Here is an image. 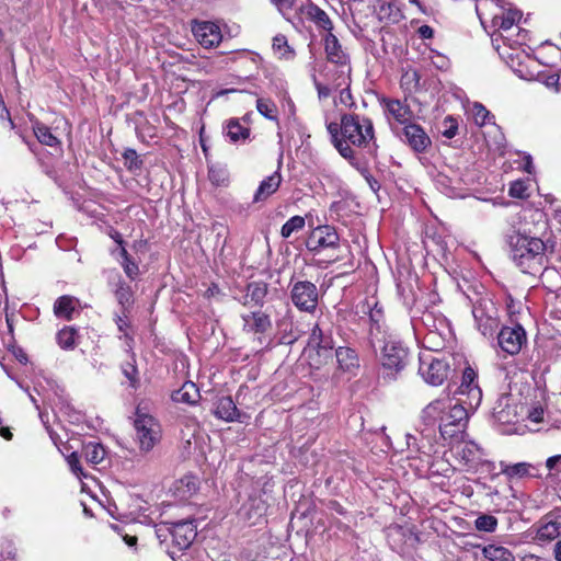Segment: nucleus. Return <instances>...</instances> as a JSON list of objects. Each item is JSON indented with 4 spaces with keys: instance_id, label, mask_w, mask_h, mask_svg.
I'll return each instance as SVG.
<instances>
[{
    "instance_id": "nucleus-31",
    "label": "nucleus",
    "mask_w": 561,
    "mask_h": 561,
    "mask_svg": "<svg viewBox=\"0 0 561 561\" xmlns=\"http://www.w3.org/2000/svg\"><path fill=\"white\" fill-rule=\"evenodd\" d=\"M272 50L277 59L290 61L296 57V51L289 45L288 38L284 34H276L272 39Z\"/></svg>"
},
{
    "instance_id": "nucleus-29",
    "label": "nucleus",
    "mask_w": 561,
    "mask_h": 561,
    "mask_svg": "<svg viewBox=\"0 0 561 561\" xmlns=\"http://www.w3.org/2000/svg\"><path fill=\"white\" fill-rule=\"evenodd\" d=\"M32 129L34 136L36 137L39 144L51 148L61 147V140L53 134L51 128L49 126L42 123L41 121L35 119L32 123Z\"/></svg>"
},
{
    "instance_id": "nucleus-48",
    "label": "nucleus",
    "mask_w": 561,
    "mask_h": 561,
    "mask_svg": "<svg viewBox=\"0 0 561 561\" xmlns=\"http://www.w3.org/2000/svg\"><path fill=\"white\" fill-rule=\"evenodd\" d=\"M208 179L215 186H225L229 182L227 170L217 165L209 167Z\"/></svg>"
},
{
    "instance_id": "nucleus-51",
    "label": "nucleus",
    "mask_w": 561,
    "mask_h": 561,
    "mask_svg": "<svg viewBox=\"0 0 561 561\" xmlns=\"http://www.w3.org/2000/svg\"><path fill=\"white\" fill-rule=\"evenodd\" d=\"M339 261H344L342 266L345 267V271H344L345 274L355 271V264H354L355 256H354V254L351 250V247L348 244L346 245V252L344 254L337 255L335 259L331 260L329 263H336Z\"/></svg>"
},
{
    "instance_id": "nucleus-25",
    "label": "nucleus",
    "mask_w": 561,
    "mask_h": 561,
    "mask_svg": "<svg viewBox=\"0 0 561 561\" xmlns=\"http://www.w3.org/2000/svg\"><path fill=\"white\" fill-rule=\"evenodd\" d=\"M224 133L231 144H243L250 139L251 128L243 125L240 118L231 117L224 123Z\"/></svg>"
},
{
    "instance_id": "nucleus-11",
    "label": "nucleus",
    "mask_w": 561,
    "mask_h": 561,
    "mask_svg": "<svg viewBox=\"0 0 561 561\" xmlns=\"http://www.w3.org/2000/svg\"><path fill=\"white\" fill-rule=\"evenodd\" d=\"M290 299L299 311L313 313L319 302V290L312 282L297 280L291 284Z\"/></svg>"
},
{
    "instance_id": "nucleus-5",
    "label": "nucleus",
    "mask_w": 561,
    "mask_h": 561,
    "mask_svg": "<svg viewBox=\"0 0 561 561\" xmlns=\"http://www.w3.org/2000/svg\"><path fill=\"white\" fill-rule=\"evenodd\" d=\"M378 360L382 379L396 381L410 365L411 352L400 341H385Z\"/></svg>"
},
{
    "instance_id": "nucleus-30",
    "label": "nucleus",
    "mask_w": 561,
    "mask_h": 561,
    "mask_svg": "<svg viewBox=\"0 0 561 561\" xmlns=\"http://www.w3.org/2000/svg\"><path fill=\"white\" fill-rule=\"evenodd\" d=\"M171 398L174 402L194 405L199 401L201 393L194 382L185 381L179 390L172 393Z\"/></svg>"
},
{
    "instance_id": "nucleus-60",
    "label": "nucleus",
    "mask_w": 561,
    "mask_h": 561,
    "mask_svg": "<svg viewBox=\"0 0 561 561\" xmlns=\"http://www.w3.org/2000/svg\"><path fill=\"white\" fill-rule=\"evenodd\" d=\"M350 85L351 84H343L342 85L344 88L340 91V102L342 104H344L345 106L352 108V107L356 106V103H355V101L353 99Z\"/></svg>"
},
{
    "instance_id": "nucleus-40",
    "label": "nucleus",
    "mask_w": 561,
    "mask_h": 561,
    "mask_svg": "<svg viewBox=\"0 0 561 561\" xmlns=\"http://www.w3.org/2000/svg\"><path fill=\"white\" fill-rule=\"evenodd\" d=\"M334 347H311L309 353V364L311 367L319 369L327 365L333 357Z\"/></svg>"
},
{
    "instance_id": "nucleus-28",
    "label": "nucleus",
    "mask_w": 561,
    "mask_h": 561,
    "mask_svg": "<svg viewBox=\"0 0 561 561\" xmlns=\"http://www.w3.org/2000/svg\"><path fill=\"white\" fill-rule=\"evenodd\" d=\"M538 274L545 289L549 293L561 296V273L553 266L546 265Z\"/></svg>"
},
{
    "instance_id": "nucleus-37",
    "label": "nucleus",
    "mask_w": 561,
    "mask_h": 561,
    "mask_svg": "<svg viewBox=\"0 0 561 561\" xmlns=\"http://www.w3.org/2000/svg\"><path fill=\"white\" fill-rule=\"evenodd\" d=\"M121 261L119 264L130 282H135L140 275V268L138 263L128 253L125 247L119 250Z\"/></svg>"
},
{
    "instance_id": "nucleus-46",
    "label": "nucleus",
    "mask_w": 561,
    "mask_h": 561,
    "mask_svg": "<svg viewBox=\"0 0 561 561\" xmlns=\"http://www.w3.org/2000/svg\"><path fill=\"white\" fill-rule=\"evenodd\" d=\"M122 373L128 379L131 388L137 389L139 387V371L134 353H131V362H126L122 365Z\"/></svg>"
},
{
    "instance_id": "nucleus-14",
    "label": "nucleus",
    "mask_w": 561,
    "mask_h": 561,
    "mask_svg": "<svg viewBox=\"0 0 561 561\" xmlns=\"http://www.w3.org/2000/svg\"><path fill=\"white\" fill-rule=\"evenodd\" d=\"M402 136L414 153H425L432 147V139L424 127L413 121L402 127Z\"/></svg>"
},
{
    "instance_id": "nucleus-6",
    "label": "nucleus",
    "mask_w": 561,
    "mask_h": 561,
    "mask_svg": "<svg viewBox=\"0 0 561 561\" xmlns=\"http://www.w3.org/2000/svg\"><path fill=\"white\" fill-rule=\"evenodd\" d=\"M134 428L136 432V440L141 451L148 453L161 442V424L153 415L148 413L147 408L144 407L142 403L136 407Z\"/></svg>"
},
{
    "instance_id": "nucleus-34",
    "label": "nucleus",
    "mask_w": 561,
    "mask_h": 561,
    "mask_svg": "<svg viewBox=\"0 0 561 561\" xmlns=\"http://www.w3.org/2000/svg\"><path fill=\"white\" fill-rule=\"evenodd\" d=\"M522 19L520 11L516 9H502L500 13L494 14L492 19L493 26H497L503 31H508Z\"/></svg>"
},
{
    "instance_id": "nucleus-42",
    "label": "nucleus",
    "mask_w": 561,
    "mask_h": 561,
    "mask_svg": "<svg viewBox=\"0 0 561 561\" xmlns=\"http://www.w3.org/2000/svg\"><path fill=\"white\" fill-rule=\"evenodd\" d=\"M367 341L368 344L375 348L377 342H385L387 335L385 322L374 320V322H367Z\"/></svg>"
},
{
    "instance_id": "nucleus-47",
    "label": "nucleus",
    "mask_w": 561,
    "mask_h": 561,
    "mask_svg": "<svg viewBox=\"0 0 561 561\" xmlns=\"http://www.w3.org/2000/svg\"><path fill=\"white\" fill-rule=\"evenodd\" d=\"M499 520L495 516L490 514H482L474 520V527L479 531L494 533L497 528Z\"/></svg>"
},
{
    "instance_id": "nucleus-53",
    "label": "nucleus",
    "mask_w": 561,
    "mask_h": 561,
    "mask_svg": "<svg viewBox=\"0 0 561 561\" xmlns=\"http://www.w3.org/2000/svg\"><path fill=\"white\" fill-rule=\"evenodd\" d=\"M443 129H442V135L447 138V139H451L454 138L457 133H458V121L457 118H455L454 116L451 115H447L443 123Z\"/></svg>"
},
{
    "instance_id": "nucleus-24",
    "label": "nucleus",
    "mask_w": 561,
    "mask_h": 561,
    "mask_svg": "<svg viewBox=\"0 0 561 561\" xmlns=\"http://www.w3.org/2000/svg\"><path fill=\"white\" fill-rule=\"evenodd\" d=\"M501 471L510 480L522 478H540L539 468L529 462L504 465L501 462Z\"/></svg>"
},
{
    "instance_id": "nucleus-13",
    "label": "nucleus",
    "mask_w": 561,
    "mask_h": 561,
    "mask_svg": "<svg viewBox=\"0 0 561 561\" xmlns=\"http://www.w3.org/2000/svg\"><path fill=\"white\" fill-rule=\"evenodd\" d=\"M298 20L304 23L310 21L316 24L318 28H322L325 33H332L333 23L327 12L314 4L311 0H302L293 10Z\"/></svg>"
},
{
    "instance_id": "nucleus-33",
    "label": "nucleus",
    "mask_w": 561,
    "mask_h": 561,
    "mask_svg": "<svg viewBox=\"0 0 561 561\" xmlns=\"http://www.w3.org/2000/svg\"><path fill=\"white\" fill-rule=\"evenodd\" d=\"M334 339L330 330H324L320 323H316L311 330L308 345L309 347H334Z\"/></svg>"
},
{
    "instance_id": "nucleus-39",
    "label": "nucleus",
    "mask_w": 561,
    "mask_h": 561,
    "mask_svg": "<svg viewBox=\"0 0 561 561\" xmlns=\"http://www.w3.org/2000/svg\"><path fill=\"white\" fill-rule=\"evenodd\" d=\"M82 454L87 462L99 465L104 460L106 451L102 444L96 442H89L83 444Z\"/></svg>"
},
{
    "instance_id": "nucleus-45",
    "label": "nucleus",
    "mask_w": 561,
    "mask_h": 561,
    "mask_svg": "<svg viewBox=\"0 0 561 561\" xmlns=\"http://www.w3.org/2000/svg\"><path fill=\"white\" fill-rule=\"evenodd\" d=\"M122 157L124 159V165L129 172H137L142 169L144 161L135 149L126 148Z\"/></svg>"
},
{
    "instance_id": "nucleus-61",
    "label": "nucleus",
    "mask_w": 561,
    "mask_h": 561,
    "mask_svg": "<svg viewBox=\"0 0 561 561\" xmlns=\"http://www.w3.org/2000/svg\"><path fill=\"white\" fill-rule=\"evenodd\" d=\"M113 529L122 536L125 543L129 547H135L137 545L138 538L135 535H129L127 533H124V527L119 525H113Z\"/></svg>"
},
{
    "instance_id": "nucleus-43",
    "label": "nucleus",
    "mask_w": 561,
    "mask_h": 561,
    "mask_svg": "<svg viewBox=\"0 0 561 561\" xmlns=\"http://www.w3.org/2000/svg\"><path fill=\"white\" fill-rule=\"evenodd\" d=\"M306 218L299 215L290 217L280 228V236L288 239L294 232L305 228Z\"/></svg>"
},
{
    "instance_id": "nucleus-26",
    "label": "nucleus",
    "mask_w": 561,
    "mask_h": 561,
    "mask_svg": "<svg viewBox=\"0 0 561 561\" xmlns=\"http://www.w3.org/2000/svg\"><path fill=\"white\" fill-rule=\"evenodd\" d=\"M79 304L78 298L70 295H62L54 302V314L59 319L71 321L75 318V313H78Z\"/></svg>"
},
{
    "instance_id": "nucleus-3",
    "label": "nucleus",
    "mask_w": 561,
    "mask_h": 561,
    "mask_svg": "<svg viewBox=\"0 0 561 561\" xmlns=\"http://www.w3.org/2000/svg\"><path fill=\"white\" fill-rule=\"evenodd\" d=\"M425 413L438 421L439 433L445 439L465 433L469 421L468 410L449 398L431 402Z\"/></svg>"
},
{
    "instance_id": "nucleus-32",
    "label": "nucleus",
    "mask_w": 561,
    "mask_h": 561,
    "mask_svg": "<svg viewBox=\"0 0 561 561\" xmlns=\"http://www.w3.org/2000/svg\"><path fill=\"white\" fill-rule=\"evenodd\" d=\"M79 332L72 325H65L56 333V342L64 351H73L79 341Z\"/></svg>"
},
{
    "instance_id": "nucleus-62",
    "label": "nucleus",
    "mask_w": 561,
    "mask_h": 561,
    "mask_svg": "<svg viewBox=\"0 0 561 561\" xmlns=\"http://www.w3.org/2000/svg\"><path fill=\"white\" fill-rule=\"evenodd\" d=\"M251 511H254V514L262 517L266 515L267 512V504L265 501L259 499L253 500L251 503Z\"/></svg>"
},
{
    "instance_id": "nucleus-7",
    "label": "nucleus",
    "mask_w": 561,
    "mask_h": 561,
    "mask_svg": "<svg viewBox=\"0 0 561 561\" xmlns=\"http://www.w3.org/2000/svg\"><path fill=\"white\" fill-rule=\"evenodd\" d=\"M454 364L453 355H428L420 357L419 373L428 385L442 386L455 371Z\"/></svg>"
},
{
    "instance_id": "nucleus-1",
    "label": "nucleus",
    "mask_w": 561,
    "mask_h": 561,
    "mask_svg": "<svg viewBox=\"0 0 561 561\" xmlns=\"http://www.w3.org/2000/svg\"><path fill=\"white\" fill-rule=\"evenodd\" d=\"M327 130L333 147L348 162L359 159L354 148L367 150L370 156L377 157V137L370 117L356 113H344L341 115L340 123L330 122L327 125Z\"/></svg>"
},
{
    "instance_id": "nucleus-15",
    "label": "nucleus",
    "mask_w": 561,
    "mask_h": 561,
    "mask_svg": "<svg viewBox=\"0 0 561 561\" xmlns=\"http://www.w3.org/2000/svg\"><path fill=\"white\" fill-rule=\"evenodd\" d=\"M192 33L204 48L217 47L222 41L221 30L214 22L195 21L192 25Z\"/></svg>"
},
{
    "instance_id": "nucleus-18",
    "label": "nucleus",
    "mask_w": 561,
    "mask_h": 561,
    "mask_svg": "<svg viewBox=\"0 0 561 561\" xmlns=\"http://www.w3.org/2000/svg\"><path fill=\"white\" fill-rule=\"evenodd\" d=\"M170 534L173 546L180 551L187 549L197 536L196 527L191 520L173 523Z\"/></svg>"
},
{
    "instance_id": "nucleus-58",
    "label": "nucleus",
    "mask_w": 561,
    "mask_h": 561,
    "mask_svg": "<svg viewBox=\"0 0 561 561\" xmlns=\"http://www.w3.org/2000/svg\"><path fill=\"white\" fill-rule=\"evenodd\" d=\"M283 15H289L290 12L299 4L297 0H272Z\"/></svg>"
},
{
    "instance_id": "nucleus-4",
    "label": "nucleus",
    "mask_w": 561,
    "mask_h": 561,
    "mask_svg": "<svg viewBox=\"0 0 561 561\" xmlns=\"http://www.w3.org/2000/svg\"><path fill=\"white\" fill-rule=\"evenodd\" d=\"M322 44L327 61L334 66L330 73V80L334 88L339 89L343 84H351L352 62L347 48L342 45L333 32L322 36Z\"/></svg>"
},
{
    "instance_id": "nucleus-17",
    "label": "nucleus",
    "mask_w": 561,
    "mask_h": 561,
    "mask_svg": "<svg viewBox=\"0 0 561 561\" xmlns=\"http://www.w3.org/2000/svg\"><path fill=\"white\" fill-rule=\"evenodd\" d=\"M243 331L255 335H264L272 330V320L267 311L257 309L249 313L242 314Z\"/></svg>"
},
{
    "instance_id": "nucleus-38",
    "label": "nucleus",
    "mask_w": 561,
    "mask_h": 561,
    "mask_svg": "<svg viewBox=\"0 0 561 561\" xmlns=\"http://www.w3.org/2000/svg\"><path fill=\"white\" fill-rule=\"evenodd\" d=\"M482 554L488 561H515L512 551L503 546L486 545L482 548Z\"/></svg>"
},
{
    "instance_id": "nucleus-20",
    "label": "nucleus",
    "mask_w": 561,
    "mask_h": 561,
    "mask_svg": "<svg viewBox=\"0 0 561 561\" xmlns=\"http://www.w3.org/2000/svg\"><path fill=\"white\" fill-rule=\"evenodd\" d=\"M516 408L511 394H501L493 407V417L501 424H515L518 422Z\"/></svg>"
},
{
    "instance_id": "nucleus-41",
    "label": "nucleus",
    "mask_w": 561,
    "mask_h": 561,
    "mask_svg": "<svg viewBox=\"0 0 561 561\" xmlns=\"http://www.w3.org/2000/svg\"><path fill=\"white\" fill-rule=\"evenodd\" d=\"M559 536H561V530H559L558 526H556V523H553L550 518H547L546 515L537 530V539L541 541H551Z\"/></svg>"
},
{
    "instance_id": "nucleus-59",
    "label": "nucleus",
    "mask_w": 561,
    "mask_h": 561,
    "mask_svg": "<svg viewBox=\"0 0 561 561\" xmlns=\"http://www.w3.org/2000/svg\"><path fill=\"white\" fill-rule=\"evenodd\" d=\"M421 76L417 70H408L401 77V85H410L413 83L414 88L419 87Z\"/></svg>"
},
{
    "instance_id": "nucleus-63",
    "label": "nucleus",
    "mask_w": 561,
    "mask_h": 561,
    "mask_svg": "<svg viewBox=\"0 0 561 561\" xmlns=\"http://www.w3.org/2000/svg\"><path fill=\"white\" fill-rule=\"evenodd\" d=\"M221 294L222 293H221L219 285L217 283L213 282V283H210L208 288L204 291L203 297L207 300H210L211 298L220 296Z\"/></svg>"
},
{
    "instance_id": "nucleus-35",
    "label": "nucleus",
    "mask_w": 561,
    "mask_h": 561,
    "mask_svg": "<svg viewBox=\"0 0 561 561\" xmlns=\"http://www.w3.org/2000/svg\"><path fill=\"white\" fill-rule=\"evenodd\" d=\"M130 312L121 310L119 314H116L114 321L117 325L118 331L123 334L126 346L131 350L134 346V332L133 325L129 319Z\"/></svg>"
},
{
    "instance_id": "nucleus-55",
    "label": "nucleus",
    "mask_w": 561,
    "mask_h": 561,
    "mask_svg": "<svg viewBox=\"0 0 561 561\" xmlns=\"http://www.w3.org/2000/svg\"><path fill=\"white\" fill-rule=\"evenodd\" d=\"M67 462L71 469V471L81 479L82 477L85 478L87 474L83 472L82 466L80 463V457L79 455L73 451L67 457Z\"/></svg>"
},
{
    "instance_id": "nucleus-12",
    "label": "nucleus",
    "mask_w": 561,
    "mask_h": 561,
    "mask_svg": "<svg viewBox=\"0 0 561 561\" xmlns=\"http://www.w3.org/2000/svg\"><path fill=\"white\" fill-rule=\"evenodd\" d=\"M339 244L340 236L336 228L331 225H319L312 228L306 239V248L313 254L327 249H335Z\"/></svg>"
},
{
    "instance_id": "nucleus-36",
    "label": "nucleus",
    "mask_w": 561,
    "mask_h": 561,
    "mask_svg": "<svg viewBox=\"0 0 561 561\" xmlns=\"http://www.w3.org/2000/svg\"><path fill=\"white\" fill-rule=\"evenodd\" d=\"M198 479L193 474H186L174 483V492L182 499H187L198 490Z\"/></svg>"
},
{
    "instance_id": "nucleus-49",
    "label": "nucleus",
    "mask_w": 561,
    "mask_h": 561,
    "mask_svg": "<svg viewBox=\"0 0 561 561\" xmlns=\"http://www.w3.org/2000/svg\"><path fill=\"white\" fill-rule=\"evenodd\" d=\"M352 167H354L367 181L371 190L375 192L379 190L380 185L379 182L374 178V175L370 173L368 167L366 163H364L360 159L350 162Z\"/></svg>"
},
{
    "instance_id": "nucleus-10",
    "label": "nucleus",
    "mask_w": 561,
    "mask_h": 561,
    "mask_svg": "<svg viewBox=\"0 0 561 561\" xmlns=\"http://www.w3.org/2000/svg\"><path fill=\"white\" fill-rule=\"evenodd\" d=\"M377 100L390 126L396 124L403 127L414 119V112L407 99L400 100L382 94L378 95Z\"/></svg>"
},
{
    "instance_id": "nucleus-23",
    "label": "nucleus",
    "mask_w": 561,
    "mask_h": 561,
    "mask_svg": "<svg viewBox=\"0 0 561 561\" xmlns=\"http://www.w3.org/2000/svg\"><path fill=\"white\" fill-rule=\"evenodd\" d=\"M113 294L121 310L131 312L135 304V290L121 274H117Z\"/></svg>"
},
{
    "instance_id": "nucleus-9",
    "label": "nucleus",
    "mask_w": 561,
    "mask_h": 561,
    "mask_svg": "<svg viewBox=\"0 0 561 561\" xmlns=\"http://www.w3.org/2000/svg\"><path fill=\"white\" fill-rule=\"evenodd\" d=\"M510 313L511 325H503L496 337L501 351L514 356L527 344V333L524 327L513 319V311H510Z\"/></svg>"
},
{
    "instance_id": "nucleus-16",
    "label": "nucleus",
    "mask_w": 561,
    "mask_h": 561,
    "mask_svg": "<svg viewBox=\"0 0 561 561\" xmlns=\"http://www.w3.org/2000/svg\"><path fill=\"white\" fill-rule=\"evenodd\" d=\"M459 393L467 394L470 407H478L482 400V390L478 382V371L467 365L462 371Z\"/></svg>"
},
{
    "instance_id": "nucleus-57",
    "label": "nucleus",
    "mask_w": 561,
    "mask_h": 561,
    "mask_svg": "<svg viewBox=\"0 0 561 561\" xmlns=\"http://www.w3.org/2000/svg\"><path fill=\"white\" fill-rule=\"evenodd\" d=\"M368 310V318L367 322H374V320H377L378 322H385L383 311L381 308H378V304L376 302L374 307H370L368 304L366 306H363V310Z\"/></svg>"
},
{
    "instance_id": "nucleus-21",
    "label": "nucleus",
    "mask_w": 561,
    "mask_h": 561,
    "mask_svg": "<svg viewBox=\"0 0 561 561\" xmlns=\"http://www.w3.org/2000/svg\"><path fill=\"white\" fill-rule=\"evenodd\" d=\"M335 358L339 370L356 376L360 368V359L355 348L339 346L335 348Z\"/></svg>"
},
{
    "instance_id": "nucleus-54",
    "label": "nucleus",
    "mask_w": 561,
    "mask_h": 561,
    "mask_svg": "<svg viewBox=\"0 0 561 561\" xmlns=\"http://www.w3.org/2000/svg\"><path fill=\"white\" fill-rule=\"evenodd\" d=\"M546 468L548 469V477L561 478V455L547 458Z\"/></svg>"
},
{
    "instance_id": "nucleus-19",
    "label": "nucleus",
    "mask_w": 561,
    "mask_h": 561,
    "mask_svg": "<svg viewBox=\"0 0 561 561\" xmlns=\"http://www.w3.org/2000/svg\"><path fill=\"white\" fill-rule=\"evenodd\" d=\"M214 415L222 420L225 422H240L242 423L244 419H248L249 415L244 412H241L232 398L230 396H224L217 399L214 409Z\"/></svg>"
},
{
    "instance_id": "nucleus-22",
    "label": "nucleus",
    "mask_w": 561,
    "mask_h": 561,
    "mask_svg": "<svg viewBox=\"0 0 561 561\" xmlns=\"http://www.w3.org/2000/svg\"><path fill=\"white\" fill-rule=\"evenodd\" d=\"M268 294V284L264 280L249 282L245 286V294L242 297L244 307H256L262 309Z\"/></svg>"
},
{
    "instance_id": "nucleus-44",
    "label": "nucleus",
    "mask_w": 561,
    "mask_h": 561,
    "mask_svg": "<svg viewBox=\"0 0 561 561\" xmlns=\"http://www.w3.org/2000/svg\"><path fill=\"white\" fill-rule=\"evenodd\" d=\"M257 112L270 121L278 119V110L275 102L271 99H257L256 100Z\"/></svg>"
},
{
    "instance_id": "nucleus-27",
    "label": "nucleus",
    "mask_w": 561,
    "mask_h": 561,
    "mask_svg": "<svg viewBox=\"0 0 561 561\" xmlns=\"http://www.w3.org/2000/svg\"><path fill=\"white\" fill-rule=\"evenodd\" d=\"M282 174L277 170L270 176L265 178L259 185L256 192L253 196V202H263L266 201L270 196L277 192L282 183Z\"/></svg>"
},
{
    "instance_id": "nucleus-8",
    "label": "nucleus",
    "mask_w": 561,
    "mask_h": 561,
    "mask_svg": "<svg viewBox=\"0 0 561 561\" xmlns=\"http://www.w3.org/2000/svg\"><path fill=\"white\" fill-rule=\"evenodd\" d=\"M478 330L485 337H493L500 328L499 309L490 298L478 299L472 308Z\"/></svg>"
},
{
    "instance_id": "nucleus-52",
    "label": "nucleus",
    "mask_w": 561,
    "mask_h": 561,
    "mask_svg": "<svg viewBox=\"0 0 561 561\" xmlns=\"http://www.w3.org/2000/svg\"><path fill=\"white\" fill-rule=\"evenodd\" d=\"M528 185L523 180L513 181L510 184L508 195L514 198L525 199L529 196Z\"/></svg>"
},
{
    "instance_id": "nucleus-50",
    "label": "nucleus",
    "mask_w": 561,
    "mask_h": 561,
    "mask_svg": "<svg viewBox=\"0 0 561 561\" xmlns=\"http://www.w3.org/2000/svg\"><path fill=\"white\" fill-rule=\"evenodd\" d=\"M472 114L474 123L478 126H484L490 123L491 118H493V115L490 113V111L481 103L473 104Z\"/></svg>"
},
{
    "instance_id": "nucleus-64",
    "label": "nucleus",
    "mask_w": 561,
    "mask_h": 561,
    "mask_svg": "<svg viewBox=\"0 0 561 561\" xmlns=\"http://www.w3.org/2000/svg\"><path fill=\"white\" fill-rule=\"evenodd\" d=\"M417 34L422 39H431L434 37V30L430 25H422L417 28Z\"/></svg>"
},
{
    "instance_id": "nucleus-56",
    "label": "nucleus",
    "mask_w": 561,
    "mask_h": 561,
    "mask_svg": "<svg viewBox=\"0 0 561 561\" xmlns=\"http://www.w3.org/2000/svg\"><path fill=\"white\" fill-rule=\"evenodd\" d=\"M137 131L139 136L144 138L148 137L150 139H153L158 137V127L154 124L150 123L148 119H146L142 124H140L137 127Z\"/></svg>"
},
{
    "instance_id": "nucleus-2",
    "label": "nucleus",
    "mask_w": 561,
    "mask_h": 561,
    "mask_svg": "<svg viewBox=\"0 0 561 561\" xmlns=\"http://www.w3.org/2000/svg\"><path fill=\"white\" fill-rule=\"evenodd\" d=\"M508 255L514 265L524 274L537 275L550 263L557 241L551 232L535 236L527 230H513L506 236Z\"/></svg>"
}]
</instances>
